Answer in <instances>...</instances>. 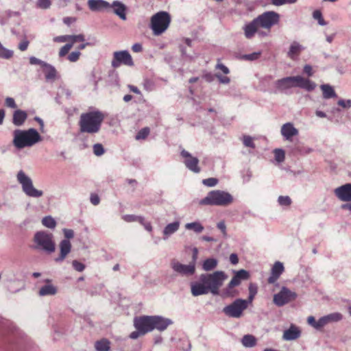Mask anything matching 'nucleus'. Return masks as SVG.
<instances>
[{
	"mask_svg": "<svg viewBox=\"0 0 351 351\" xmlns=\"http://www.w3.org/2000/svg\"><path fill=\"white\" fill-rule=\"evenodd\" d=\"M34 242L38 247L49 253L55 251V243L53 240V234L44 231L38 232L34 236Z\"/></svg>",
	"mask_w": 351,
	"mask_h": 351,
	"instance_id": "obj_7",
	"label": "nucleus"
},
{
	"mask_svg": "<svg viewBox=\"0 0 351 351\" xmlns=\"http://www.w3.org/2000/svg\"><path fill=\"white\" fill-rule=\"evenodd\" d=\"M40 141V135L34 128L27 130H16L14 131L13 145L17 149L31 147Z\"/></svg>",
	"mask_w": 351,
	"mask_h": 351,
	"instance_id": "obj_3",
	"label": "nucleus"
},
{
	"mask_svg": "<svg viewBox=\"0 0 351 351\" xmlns=\"http://www.w3.org/2000/svg\"><path fill=\"white\" fill-rule=\"evenodd\" d=\"M235 276L240 279L242 280H247L250 277V274L248 271L244 269H241L235 273Z\"/></svg>",
	"mask_w": 351,
	"mask_h": 351,
	"instance_id": "obj_45",
	"label": "nucleus"
},
{
	"mask_svg": "<svg viewBox=\"0 0 351 351\" xmlns=\"http://www.w3.org/2000/svg\"><path fill=\"white\" fill-rule=\"evenodd\" d=\"M242 343L245 347H253L256 343V339L253 335H246L242 339Z\"/></svg>",
	"mask_w": 351,
	"mask_h": 351,
	"instance_id": "obj_36",
	"label": "nucleus"
},
{
	"mask_svg": "<svg viewBox=\"0 0 351 351\" xmlns=\"http://www.w3.org/2000/svg\"><path fill=\"white\" fill-rule=\"evenodd\" d=\"M336 197L343 202H351V184L348 183L334 190Z\"/></svg>",
	"mask_w": 351,
	"mask_h": 351,
	"instance_id": "obj_16",
	"label": "nucleus"
},
{
	"mask_svg": "<svg viewBox=\"0 0 351 351\" xmlns=\"http://www.w3.org/2000/svg\"><path fill=\"white\" fill-rule=\"evenodd\" d=\"M88 5L89 9L93 12L108 10L110 7V4L104 0H88Z\"/></svg>",
	"mask_w": 351,
	"mask_h": 351,
	"instance_id": "obj_18",
	"label": "nucleus"
},
{
	"mask_svg": "<svg viewBox=\"0 0 351 351\" xmlns=\"http://www.w3.org/2000/svg\"><path fill=\"white\" fill-rule=\"evenodd\" d=\"M218 261L215 258H208L205 260L202 264V269L206 271H211L217 266Z\"/></svg>",
	"mask_w": 351,
	"mask_h": 351,
	"instance_id": "obj_33",
	"label": "nucleus"
},
{
	"mask_svg": "<svg viewBox=\"0 0 351 351\" xmlns=\"http://www.w3.org/2000/svg\"><path fill=\"white\" fill-rule=\"evenodd\" d=\"M234 198L230 193L224 191L213 190L199 200V205L227 206L231 204Z\"/></svg>",
	"mask_w": 351,
	"mask_h": 351,
	"instance_id": "obj_4",
	"label": "nucleus"
},
{
	"mask_svg": "<svg viewBox=\"0 0 351 351\" xmlns=\"http://www.w3.org/2000/svg\"><path fill=\"white\" fill-rule=\"evenodd\" d=\"M217 227L222 232L224 236L226 235V226L223 221H219L217 223Z\"/></svg>",
	"mask_w": 351,
	"mask_h": 351,
	"instance_id": "obj_61",
	"label": "nucleus"
},
{
	"mask_svg": "<svg viewBox=\"0 0 351 351\" xmlns=\"http://www.w3.org/2000/svg\"><path fill=\"white\" fill-rule=\"evenodd\" d=\"M260 27L256 19H253L250 23L245 25L243 27L245 36L247 38H252L254 36L255 34L258 32Z\"/></svg>",
	"mask_w": 351,
	"mask_h": 351,
	"instance_id": "obj_21",
	"label": "nucleus"
},
{
	"mask_svg": "<svg viewBox=\"0 0 351 351\" xmlns=\"http://www.w3.org/2000/svg\"><path fill=\"white\" fill-rule=\"evenodd\" d=\"M29 63L31 64H38L43 67L44 66V64H45L46 62H45L35 57H31L29 58Z\"/></svg>",
	"mask_w": 351,
	"mask_h": 351,
	"instance_id": "obj_59",
	"label": "nucleus"
},
{
	"mask_svg": "<svg viewBox=\"0 0 351 351\" xmlns=\"http://www.w3.org/2000/svg\"><path fill=\"white\" fill-rule=\"evenodd\" d=\"M278 201L281 206H289L291 204V199L289 196H280Z\"/></svg>",
	"mask_w": 351,
	"mask_h": 351,
	"instance_id": "obj_47",
	"label": "nucleus"
},
{
	"mask_svg": "<svg viewBox=\"0 0 351 351\" xmlns=\"http://www.w3.org/2000/svg\"><path fill=\"white\" fill-rule=\"evenodd\" d=\"M5 106L11 108H16L17 106L14 99L12 97H7L5 101Z\"/></svg>",
	"mask_w": 351,
	"mask_h": 351,
	"instance_id": "obj_56",
	"label": "nucleus"
},
{
	"mask_svg": "<svg viewBox=\"0 0 351 351\" xmlns=\"http://www.w3.org/2000/svg\"><path fill=\"white\" fill-rule=\"evenodd\" d=\"M210 291L206 284L202 282L200 280L198 282H194L191 285V293L194 296L207 294Z\"/></svg>",
	"mask_w": 351,
	"mask_h": 351,
	"instance_id": "obj_26",
	"label": "nucleus"
},
{
	"mask_svg": "<svg viewBox=\"0 0 351 351\" xmlns=\"http://www.w3.org/2000/svg\"><path fill=\"white\" fill-rule=\"evenodd\" d=\"M296 298V293L291 291L285 287H283L278 293L274 294L273 302L277 306H283L284 305L295 300Z\"/></svg>",
	"mask_w": 351,
	"mask_h": 351,
	"instance_id": "obj_10",
	"label": "nucleus"
},
{
	"mask_svg": "<svg viewBox=\"0 0 351 351\" xmlns=\"http://www.w3.org/2000/svg\"><path fill=\"white\" fill-rule=\"evenodd\" d=\"M69 43L72 44V46L76 43L84 42L85 36L84 34H78V35H69Z\"/></svg>",
	"mask_w": 351,
	"mask_h": 351,
	"instance_id": "obj_38",
	"label": "nucleus"
},
{
	"mask_svg": "<svg viewBox=\"0 0 351 351\" xmlns=\"http://www.w3.org/2000/svg\"><path fill=\"white\" fill-rule=\"evenodd\" d=\"M302 50V47L297 42H293L290 46L288 51V56L295 60L297 59L298 56L300 54Z\"/></svg>",
	"mask_w": 351,
	"mask_h": 351,
	"instance_id": "obj_30",
	"label": "nucleus"
},
{
	"mask_svg": "<svg viewBox=\"0 0 351 351\" xmlns=\"http://www.w3.org/2000/svg\"><path fill=\"white\" fill-rule=\"evenodd\" d=\"M149 128H144L141 129L136 134V139H145L149 134Z\"/></svg>",
	"mask_w": 351,
	"mask_h": 351,
	"instance_id": "obj_43",
	"label": "nucleus"
},
{
	"mask_svg": "<svg viewBox=\"0 0 351 351\" xmlns=\"http://www.w3.org/2000/svg\"><path fill=\"white\" fill-rule=\"evenodd\" d=\"M261 55V52H254L250 54H247L243 56V59L246 60H257Z\"/></svg>",
	"mask_w": 351,
	"mask_h": 351,
	"instance_id": "obj_50",
	"label": "nucleus"
},
{
	"mask_svg": "<svg viewBox=\"0 0 351 351\" xmlns=\"http://www.w3.org/2000/svg\"><path fill=\"white\" fill-rule=\"evenodd\" d=\"M187 230H193L196 233H200L204 230V226L199 222L188 223L185 225Z\"/></svg>",
	"mask_w": 351,
	"mask_h": 351,
	"instance_id": "obj_35",
	"label": "nucleus"
},
{
	"mask_svg": "<svg viewBox=\"0 0 351 351\" xmlns=\"http://www.w3.org/2000/svg\"><path fill=\"white\" fill-rule=\"evenodd\" d=\"M123 219L125 221H127V222H132V221H138L141 223L144 224L143 223L144 219L143 217H138V216H136V215H125V216L123 217Z\"/></svg>",
	"mask_w": 351,
	"mask_h": 351,
	"instance_id": "obj_40",
	"label": "nucleus"
},
{
	"mask_svg": "<svg viewBox=\"0 0 351 351\" xmlns=\"http://www.w3.org/2000/svg\"><path fill=\"white\" fill-rule=\"evenodd\" d=\"M171 23L170 14L165 11H160L154 14L151 18V29L156 36L165 32Z\"/></svg>",
	"mask_w": 351,
	"mask_h": 351,
	"instance_id": "obj_6",
	"label": "nucleus"
},
{
	"mask_svg": "<svg viewBox=\"0 0 351 351\" xmlns=\"http://www.w3.org/2000/svg\"><path fill=\"white\" fill-rule=\"evenodd\" d=\"M202 183L205 186L212 187V186H215V185L217 184L218 180L217 178H207V179H204L202 180Z\"/></svg>",
	"mask_w": 351,
	"mask_h": 351,
	"instance_id": "obj_46",
	"label": "nucleus"
},
{
	"mask_svg": "<svg viewBox=\"0 0 351 351\" xmlns=\"http://www.w3.org/2000/svg\"><path fill=\"white\" fill-rule=\"evenodd\" d=\"M227 278L228 276L224 271H217L212 274H202L199 280L202 282L206 284L210 293L213 295H217L220 287Z\"/></svg>",
	"mask_w": 351,
	"mask_h": 351,
	"instance_id": "obj_5",
	"label": "nucleus"
},
{
	"mask_svg": "<svg viewBox=\"0 0 351 351\" xmlns=\"http://www.w3.org/2000/svg\"><path fill=\"white\" fill-rule=\"evenodd\" d=\"M81 53L80 51H73L68 56V60L74 62L79 60Z\"/></svg>",
	"mask_w": 351,
	"mask_h": 351,
	"instance_id": "obj_53",
	"label": "nucleus"
},
{
	"mask_svg": "<svg viewBox=\"0 0 351 351\" xmlns=\"http://www.w3.org/2000/svg\"><path fill=\"white\" fill-rule=\"evenodd\" d=\"M281 134L287 140H291L293 136L298 135V130L292 123H287L282 126Z\"/></svg>",
	"mask_w": 351,
	"mask_h": 351,
	"instance_id": "obj_22",
	"label": "nucleus"
},
{
	"mask_svg": "<svg viewBox=\"0 0 351 351\" xmlns=\"http://www.w3.org/2000/svg\"><path fill=\"white\" fill-rule=\"evenodd\" d=\"M322 90L323 97L324 99H330L337 97L336 93L333 88L328 84H322L320 86Z\"/></svg>",
	"mask_w": 351,
	"mask_h": 351,
	"instance_id": "obj_32",
	"label": "nucleus"
},
{
	"mask_svg": "<svg viewBox=\"0 0 351 351\" xmlns=\"http://www.w3.org/2000/svg\"><path fill=\"white\" fill-rule=\"evenodd\" d=\"M28 45H29V41L26 40H24L23 41H21L19 45V49L22 51H25L27 47H28Z\"/></svg>",
	"mask_w": 351,
	"mask_h": 351,
	"instance_id": "obj_62",
	"label": "nucleus"
},
{
	"mask_svg": "<svg viewBox=\"0 0 351 351\" xmlns=\"http://www.w3.org/2000/svg\"><path fill=\"white\" fill-rule=\"evenodd\" d=\"M134 326L136 330L141 331L142 335L152 331V316L144 315L135 317Z\"/></svg>",
	"mask_w": 351,
	"mask_h": 351,
	"instance_id": "obj_13",
	"label": "nucleus"
},
{
	"mask_svg": "<svg viewBox=\"0 0 351 351\" xmlns=\"http://www.w3.org/2000/svg\"><path fill=\"white\" fill-rule=\"evenodd\" d=\"M328 324V322L326 319V317L324 316L317 320V322L316 323L315 328L317 330H319Z\"/></svg>",
	"mask_w": 351,
	"mask_h": 351,
	"instance_id": "obj_51",
	"label": "nucleus"
},
{
	"mask_svg": "<svg viewBox=\"0 0 351 351\" xmlns=\"http://www.w3.org/2000/svg\"><path fill=\"white\" fill-rule=\"evenodd\" d=\"M93 153L97 156H100L104 154V149L101 144L97 143L93 145Z\"/></svg>",
	"mask_w": 351,
	"mask_h": 351,
	"instance_id": "obj_44",
	"label": "nucleus"
},
{
	"mask_svg": "<svg viewBox=\"0 0 351 351\" xmlns=\"http://www.w3.org/2000/svg\"><path fill=\"white\" fill-rule=\"evenodd\" d=\"M275 86L280 91L293 87H299L307 91H312L316 87V84L313 82L300 75L287 77L278 80L276 82Z\"/></svg>",
	"mask_w": 351,
	"mask_h": 351,
	"instance_id": "obj_2",
	"label": "nucleus"
},
{
	"mask_svg": "<svg viewBox=\"0 0 351 351\" xmlns=\"http://www.w3.org/2000/svg\"><path fill=\"white\" fill-rule=\"evenodd\" d=\"M180 227V223L178 221H175L167 225L163 230V234L165 236H169L175 232H176Z\"/></svg>",
	"mask_w": 351,
	"mask_h": 351,
	"instance_id": "obj_34",
	"label": "nucleus"
},
{
	"mask_svg": "<svg viewBox=\"0 0 351 351\" xmlns=\"http://www.w3.org/2000/svg\"><path fill=\"white\" fill-rule=\"evenodd\" d=\"M297 0H271L272 4L275 5H281L286 3H294Z\"/></svg>",
	"mask_w": 351,
	"mask_h": 351,
	"instance_id": "obj_55",
	"label": "nucleus"
},
{
	"mask_svg": "<svg viewBox=\"0 0 351 351\" xmlns=\"http://www.w3.org/2000/svg\"><path fill=\"white\" fill-rule=\"evenodd\" d=\"M43 69L47 80L53 81L57 78V71L53 66L45 63L43 66Z\"/></svg>",
	"mask_w": 351,
	"mask_h": 351,
	"instance_id": "obj_28",
	"label": "nucleus"
},
{
	"mask_svg": "<svg viewBox=\"0 0 351 351\" xmlns=\"http://www.w3.org/2000/svg\"><path fill=\"white\" fill-rule=\"evenodd\" d=\"M27 114L25 111L21 110H16L13 114V123L15 125L20 126L27 119Z\"/></svg>",
	"mask_w": 351,
	"mask_h": 351,
	"instance_id": "obj_29",
	"label": "nucleus"
},
{
	"mask_svg": "<svg viewBox=\"0 0 351 351\" xmlns=\"http://www.w3.org/2000/svg\"><path fill=\"white\" fill-rule=\"evenodd\" d=\"M337 104L339 106H341L343 108H350L351 107V100L350 99H348V100L340 99L338 101Z\"/></svg>",
	"mask_w": 351,
	"mask_h": 351,
	"instance_id": "obj_57",
	"label": "nucleus"
},
{
	"mask_svg": "<svg viewBox=\"0 0 351 351\" xmlns=\"http://www.w3.org/2000/svg\"><path fill=\"white\" fill-rule=\"evenodd\" d=\"M241 280L235 275L233 276L227 287L224 290V294L226 296L234 297L238 294V291L234 289V287L241 284Z\"/></svg>",
	"mask_w": 351,
	"mask_h": 351,
	"instance_id": "obj_24",
	"label": "nucleus"
},
{
	"mask_svg": "<svg viewBox=\"0 0 351 351\" xmlns=\"http://www.w3.org/2000/svg\"><path fill=\"white\" fill-rule=\"evenodd\" d=\"M243 142L244 145L246 147H252V148L255 147V145L253 142V139L250 136H244Z\"/></svg>",
	"mask_w": 351,
	"mask_h": 351,
	"instance_id": "obj_52",
	"label": "nucleus"
},
{
	"mask_svg": "<svg viewBox=\"0 0 351 351\" xmlns=\"http://www.w3.org/2000/svg\"><path fill=\"white\" fill-rule=\"evenodd\" d=\"M247 307V301L242 299H237L231 304L223 308L226 315L232 317H240L243 311Z\"/></svg>",
	"mask_w": 351,
	"mask_h": 351,
	"instance_id": "obj_11",
	"label": "nucleus"
},
{
	"mask_svg": "<svg viewBox=\"0 0 351 351\" xmlns=\"http://www.w3.org/2000/svg\"><path fill=\"white\" fill-rule=\"evenodd\" d=\"M110 8H112L113 12L119 16L122 20L126 19V7L123 3L115 1L112 3V5H110Z\"/></svg>",
	"mask_w": 351,
	"mask_h": 351,
	"instance_id": "obj_27",
	"label": "nucleus"
},
{
	"mask_svg": "<svg viewBox=\"0 0 351 351\" xmlns=\"http://www.w3.org/2000/svg\"><path fill=\"white\" fill-rule=\"evenodd\" d=\"M95 348L97 351H109L110 341L106 338H103L95 343Z\"/></svg>",
	"mask_w": 351,
	"mask_h": 351,
	"instance_id": "obj_31",
	"label": "nucleus"
},
{
	"mask_svg": "<svg viewBox=\"0 0 351 351\" xmlns=\"http://www.w3.org/2000/svg\"><path fill=\"white\" fill-rule=\"evenodd\" d=\"M60 253L58 258H56V262L63 261L66 256L71 252V243L69 240L64 239L60 243Z\"/></svg>",
	"mask_w": 351,
	"mask_h": 351,
	"instance_id": "obj_19",
	"label": "nucleus"
},
{
	"mask_svg": "<svg viewBox=\"0 0 351 351\" xmlns=\"http://www.w3.org/2000/svg\"><path fill=\"white\" fill-rule=\"evenodd\" d=\"M72 265L77 271H82L85 269V265L76 260L73 261Z\"/></svg>",
	"mask_w": 351,
	"mask_h": 351,
	"instance_id": "obj_54",
	"label": "nucleus"
},
{
	"mask_svg": "<svg viewBox=\"0 0 351 351\" xmlns=\"http://www.w3.org/2000/svg\"><path fill=\"white\" fill-rule=\"evenodd\" d=\"M197 250H194L193 255V261L189 265H183L178 261L173 260L171 262V267L173 269L182 275H193L195 271V261L197 259Z\"/></svg>",
	"mask_w": 351,
	"mask_h": 351,
	"instance_id": "obj_12",
	"label": "nucleus"
},
{
	"mask_svg": "<svg viewBox=\"0 0 351 351\" xmlns=\"http://www.w3.org/2000/svg\"><path fill=\"white\" fill-rule=\"evenodd\" d=\"M69 39V35L59 36L53 38V41L56 43H64L68 42Z\"/></svg>",
	"mask_w": 351,
	"mask_h": 351,
	"instance_id": "obj_58",
	"label": "nucleus"
},
{
	"mask_svg": "<svg viewBox=\"0 0 351 351\" xmlns=\"http://www.w3.org/2000/svg\"><path fill=\"white\" fill-rule=\"evenodd\" d=\"M51 5L50 0H38L37 6L42 9H47Z\"/></svg>",
	"mask_w": 351,
	"mask_h": 351,
	"instance_id": "obj_49",
	"label": "nucleus"
},
{
	"mask_svg": "<svg viewBox=\"0 0 351 351\" xmlns=\"http://www.w3.org/2000/svg\"><path fill=\"white\" fill-rule=\"evenodd\" d=\"M121 64L130 66L134 65L132 58L128 51H115L114 53L112 60V67L117 68Z\"/></svg>",
	"mask_w": 351,
	"mask_h": 351,
	"instance_id": "obj_14",
	"label": "nucleus"
},
{
	"mask_svg": "<svg viewBox=\"0 0 351 351\" xmlns=\"http://www.w3.org/2000/svg\"><path fill=\"white\" fill-rule=\"evenodd\" d=\"M301 332L294 325H291L290 328L284 331L282 338L286 341H291L298 339L300 336Z\"/></svg>",
	"mask_w": 351,
	"mask_h": 351,
	"instance_id": "obj_25",
	"label": "nucleus"
},
{
	"mask_svg": "<svg viewBox=\"0 0 351 351\" xmlns=\"http://www.w3.org/2000/svg\"><path fill=\"white\" fill-rule=\"evenodd\" d=\"M105 117L104 113L99 110L82 113L78 121L80 132L90 134L98 133Z\"/></svg>",
	"mask_w": 351,
	"mask_h": 351,
	"instance_id": "obj_1",
	"label": "nucleus"
},
{
	"mask_svg": "<svg viewBox=\"0 0 351 351\" xmlns=\"http://www.w3.org/2000/svg\"><path fill=\"white\" fill-rule=\"evenodd\" d=\"M90 199V202L95 206L98 205L100 202L99 197L95 193H91Z\"/></svg>",
	"mask_w": 351,
	"mask_h": 351,
	"instance_id": "obj_60",
	"label": "nucleus"
},
{
	"mask_svg": "<svg viewBox=\"0 0 351 351\" xmlns=\"http://www.w3.org/2000/svg\"><path fill=\"white\" fill-rule=\"evenodd\" d=\"M17 180L22 185L23 190L27 195L34 197H39L43 195V191L34 187L32 180L23 171L18 173Z\"/></svg>",
	"mask_w": 351,
	"mask_h": 351,
	"instance_id": "obj_9",
	"label": "nucleus"
},
{
	"mask_svg": "<svg viewBox=\"0 0 351 351\" xmlns=\"http://www.w3.org/2000/svg\"><path fill=\"white\" fill-rule=\"evenodd\" d=\"M180 154L184 158V163L189 170L194 173L200 172V168L198 166L199 160L196 157H193L184 149L181 152Z\"/></svg>",
	"mask_w": 351,
	"mask_h": 351,
	"instance_id": "obj_15",
	"label": "nucleus"
},
{
	"mask_svg": "<svg viewBox=\"0 0 351 351\" xmlns=\"http://www.w3.org/2000/svg\"><path fill=\"white\" fill-rule=\"evenodd\" d=\"M47 282V285L43 286L38 291V294L40 296H46V295H54L56 294L58 291V289L54 285L50 284L51 280L49 279H47L45 280Z\"/></svg>",
	"mask_w": 351,
	"mask_h": 351,
	"instance_id": "obj_23",
	"label": "nucleus"
},
{
	"mask_svg": "<svg viewBox=\"0 0 351 351\" xmlns=\"http://www.w3.org/2000/svg\"><path fill=\"white\" fill-rule=\"evenodd\" d=\"M13 56V51L5 49L0 43V57L3 58H10Z\"/></svg>",
	"mask_w": 351,
	"mask_h": 351,
	"instance_id": "obj_39",
	"label": "nucleus"
},
{
	"mask_svg": "<svg viewBox=\"0 0 351 351\" xmlns=\"http://www.w3.org/2000/svg\"><path fill=\"white\" fill-rule=\"evenodd\" d=\"M284 271L283 264L279 261L276 262L271 268V276L267 280L268 283L274 284L276 282Z\"/></svg>",
	"mask_w": 351,
	"mask_h": 351,
	"instance_id": "obj_17",
	"label": "nucleus"
},
{
	"mask_svg": "<svg viewBox=\"0 0 351 351\" xmlns=\"http://www.w3.org/2000/svg\"><path fill=\"white\" fill-rule=\"evenodd\" d=\"M132 50L135 53L141 52L143 50L142 45L140 43H135L132 47Z\"/></svg>",
	"mask_w": 351,
	"mask_h": 351,
	"instance_id": "obj_64",
	"label": "nucleus"
},
{
	"mask_svg": "<svg viewBox=\"0 0 351 351\" xmlns=\"http://www.w3.org/2000/svg\"><path fill=\"white\" fill-rule=\"evenodd\" d=\"M64 234L66 238V239L69 240V239H71L74 236V232L71 229H64Z\"/></svg>",
	"mask_w": 351,
	"mask_h": 351,
	"instance_id": "obj_63",
	"label": "nucleus"
},
{
	"mask_svg": "<svg viewBox=\"0 0 351 351\" xmlns=\"http://www.w3.org/2000/svg\"><path fill=\"white\" fill-rule=\"evenodd\" d=\"M72 48V44H66L59 51V56H65Z\"/></svg>",
	"mask_w": 351,
	"mask_h": 351,
	"instance_id": "obj_48",
	"label": "nucleus"
},
{
	"mask_svg": "<svg viewBox=\"0 0 351 351\" xmlns=\"http://www.w3.org/2000/svg\"><path fill=\"white\" fill-rule=\"evenodd\" d=\"M42 223L47 228H54L56 226L55 219L51 216L45 217L42 220Z\"/></svg>",
	"mask_w": 351,
	"mask_h": 351,
	"instance_id": "obj_37",
	"label": "nucleus"
},
{
	"mask_svg": "<svg viewBox=\"0 0 351 351\" xmlns=\"http://www.w3.org/2000/svg\"><path fill=\"white\" fill-rule=\"evenodd\" d=\"M171 324V320L159 316H152V327L160 331L165 330Z\"/></svg>",
	"mask_w": 351,
	"mask_h": 351,
	"instance_id": "obj_20",
	"label": "nucleus"
},
{
	"mask_svg": "<svg viewBox=\"0 0 351 351\" xmlns=\"http://www.w3.org/2000/svg\"><path fill=\"white\" fill-rule=\"evenodd\" d=\"M260 27L270 31L280 21V14L274 11H267L255 18Z\"/></svg>",
	"mask_w": 351,
	"mask_h": 351,
	"instance_id": "obj_8",
	"label": "nucleus"
},
{
	"mask_svg": "<svg viewBox=\"0 0 351 351\" xmlns=\"http://www.w3.org/2000/svg\"><path fill=\"white\" fill-rule=\"evenodd\" d=\"M275 159L278 162H283L285 158V152L280 149H276L274 150Z\"/></svg>",
	"mask_w": 351,
	"mask_h": 351,
	"instance_id": "obj_41",
	"label": "nucleus"
},
{
	"mask_svg": "<svg viewBox=\"0 0 351 351\" xmlns=\"http://www.w3.org/2000/svg\"><path fill=\"white\" fill-rule=\"evenodd\" d=\"M328 322H338L342 319V315L339 313H334L326 316Z\"/></svg>",
	"mask_w": 351,
	"mask_h": 351,
	"instance_id": "obj_42",
	"label": "nucleus"
}]
</instances>
